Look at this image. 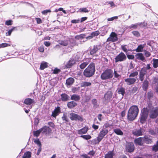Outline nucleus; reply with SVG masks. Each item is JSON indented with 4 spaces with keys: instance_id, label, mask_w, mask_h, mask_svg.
<instances>
[{
    "instance_id": "obj_6",
    "label": "nucleus",
    "mask_w": 158,
    "mask_h": 158,
    "mask_svg": "<svg viewBox=\"0 0 158 158\" xmlns=\"http://www.w3.org/2000/svg\"><path fill=\"white\" fill-rule=\"evenodd\" d=\"M127 57L125 55L123 52H121L114 58L115 62L119 61H124L126 59Z\"/></svg>"
},
{
    "instance_id": "obj_39",
    "label": "nucleus",
    "mask_w": 158,
    "mask_h": 158,
    "mask_svg": "<svg viewBox=\"0 0 158 158\" xmlns=\"http://www.w3.org/2000/svg\"><path fill=\"white\" fill-rule=\"evenodd\" d=\"M42 131V129L41 128L36 131H33V134L36 137H38L40 135V134Z\"/></svg>"
},
{
    "instance_id": "obj_23",
    "label": "nucleus",
    "mask_w": 158,
    "mask_h": 158,
    "mask_svg": "<svg viewBox=\"0 0 158 158\" xmlns=\"http://www.w3.org/2000/svg\"><path fill=\"white\" fill-rule=\"evenodd\" d=\"M88 127H85L82 129L78 130L77 133L79 134H85L87 133L88 130Z\"/></svg>"
},
{
    "instance_id": "obj_46",
    "label": "nucleus",
    "mask_w": 158,
    "mask_h": 158,
    "mask_svg": "<svg viewBox=\"0 0 158 158\" xmlns=\"http://www.w3.org/2000/svg\"><path fill=\"white\" fill-rule=\"evenodd\" d=\"M10 46V44H7L6 43L0 44V48L8 47Z\"/></svg>"
},
{
    "instance_id": "obj_40",
    "label": "nucleus",
    "mask_w": 158,
    "mask_h": 158,
    "mask_svg": "<svg viewBox=\"0 0 158 158\" xmlns=\"http://www.w3.org/2000/svg\"><path fill=\"white\" fill-rule=\"evenodd\" d=\"M69 41L68 40L61 41L60 42V44L61 45L66 46L69 44Z\"/></svg>"
},
{
    "instance_id": "obj_53",
    "label": "nucleus",
    "mask_w": 158,
    "mask_h": 158,
    "mask_svg": "<svg viewBox=\"0 0 158 158\" xmlns=\"http://www.w3.org/2000/svg\"><path fill=\"white\" fill-rule=\"evenodd\" d=\"M127 46L126 45H122L121 46V48L125 52H126L127 50L126 46Z\"/></svg>"
},
{
    "instance_id": "obj_11",
    "label": "nucleus",
    "mask_w": 158,
    "mask_h": 158,
    "mask_svg": "<svg viewBox=\"0 0 158 158\" xmlns=\"http://www.w3.org/2000/svg\"><path fill=\"white\" fill-rule=\"evenodd\" d=\"M112 97V95L111 92H107L104 95V97L103 99V101L105 103L109 102Z\"/></svg>"
},
{
    "instance_id": "obj_61",
    "label": "nucleus",
    "mask_w": 158,
    "mask_h": 158,
    "mask_svg": "<svg viewBox=\"0 0 158 158\" xmlns=\"http://www.w3.org/2000/svg\"><path fill=\"white\" fill-rule=\"evenodd\" d=\"M118 16H114V17H113L112 18H108L107 19V20L108 21H113V20H114V19H118Z\"/></svg>"
},
{
    "instance_id": "obj_36",
    "label": "nucleus",
    "mask_w": 158,
    "mask_h": 158,
    "mask_svg": "<svg viewBox=\"0 0 158 158\" xmlns=\"http://www.w3.org/2000/svg\"><path fill=\"white\" fill-rule=\"evenodd\" d=\"M141 24L142 23H137L134 24H132L129 26L128 28L130 29H136L137 28L138 26H141Z\"/></svg>"
},
{
    "instance_id": "obj_7",
    "label": "nucleus",
    "mask_w": 158,
    "mask_h": 158,
    "mask_svg": "<svg viewBox=\"0 0 158 158\" xmlns=\"http://www.w3.org/2000/svg\"><path fill=\"white\" fill-rule=\"evenodd\" d=\"M118 38L117 34L114 32H112L110 35V37L107 40V42L111 41L114 42L117 41Z\"/></svg>"
},
{
    "instance_id": "obj_26",
    "label": "nucleus",
    "mask_w": 158,
    "mask_h": 158,
    "mask_svg": "<svg viewBox=\"0 0 158 158\" xmlns=\"http://www.w3.org/2000/svg\"><path fill=\"white\" fill-rule=\"evenodd\" d=\"M61 100L63 101H67L68 100L69 97L65 94H62L61 95Z\"/></svg>"
},
{
    "instance_id": "obj_45",
    "label": "nucleus",
    "mask_w": 158,
    "mask_h": 158,
    "mask_svg": "<svg viewBox=\"0 0 158 158\" xmlns=\"http://www.w3.org/2000/svg\"><path fill=\"white\" fill-rule=\"evenodd\" d=\"M81 137L83 138L84 139L86 140H88L90 139L91 138V136L89 135H81L80 136Z\"/></svg>"
},
{
    "instance_id": "obj_56",
    "label": "nucleus",
    "mask_w": 158,
    "mask_h": 158,
    "mask_svg": "<svg viewBox=\"0 0 158 158\" xmlns=\"http://www.w3.org/2000/svg\"><path fill=\"white\" fill-rule=\"evenodd\" d=\"M51 10H45L43 11L42 13L45 15H46L48 13L50 12Z\"/></svg>"
},
{
    "instance_id": "obj_5",
    "label": "nucleus",
    "mask_w": 158,
    "mask_h": 158,
    "mask_svg": "<svg viewBox=\"0 0 158 158\" xmlns=\"http://www.w3.org/2000/svg\"><path fill=\"white\" fill-rule=\"evenodd\" d=\"M69 115L70 118L72 120H78L81 122H83L84 121L83 118L77 114L71 113L69 114Z\"/></svg>"
},
{
    "instance_id": "obj_63",
    "label": "nucleus",
    "mask_w": 158,
    "mask_h": 158,
    "mask_svg": "<svg viewBox=\"0 0 158 158\" xmlns=\"http://www.w3.org/2000/svg\"><path fill=\"white\" fill-rule=\"evenodd\" d=\"M149 133L152 135H154L156 134L155 132L152 129H150L149 130Z\"/></svg>"
},
{
    "instance_id": "obj_32",
    "label": "nucleus",
    "mask_w": 158,
    "mask_h": 158,
    "mask_svg": "<svg viewBox=\"0 0 158 158\" xmlns=\"http://www.w3.org/2000/svg\"><path fill=\"white\" fill-rule=\"evenodd\" d=\"M153 61V66L155 68H156L158 67V59H153L152 60Z\"/></svg>"
},
{
    "instance_id": "obj_43",
    "label": "nucleus",
    "mask_w": 158,
    "mask_h": 158,
    "mask_svg": "<svg viewBox=\"0 0 158 158\" xmlns=\"http://www.w3.org/2000/svg\"><path fill=\"white\" fill-rule=\"evenodd\" d=\"M152 149L155 152H156L158 151V141L156 142V144L153 146Z\"/></svg>"
},
{
    "instance_id": "obj_30",
    "label": "nucleus",
    "mask_w": 158,
    "mask_h": 158,
    "mask_svg": "<svg viewBox=\"0 0 158 158\" xmlns=\"http://www.w3.org/2000/svg\"><path fill=\"white\" fill-rule=\"evenodd\" d=\"M114 132L117 135H122L123 132L119 128H116L114 129Z\"/></svg>"
},
{
    "instance_id": "obj_13",
    "label": "nucleus",
    "mask_w": 158,
    "mask_h": 158,
    "mask_svg": "<svg viewBox=\"0 0 158 158\" xmlns=\"http://www.w3.org/2000/svg\"><path fill=\"white\" fill-rule=\"evenodd\" d=\"M146 73L147 72H145L144 69H141L139 75V79L141 81H143L144 78V76Z\"/></svg>"
},
{
    "instance_id": "obj_41",
    "label": "nucleus",
    "mask_w": 158,
    "mask_h": 158,
    "mask_svg": "<svg viewBox=\"0 0 158 158\" xmlns=\"http://www.w3.org/2000/svg\"><path fill=\"white\" fill-rule=\"evenodd\" d=\"M85 35L84 34H81L80 35H77L75 37V38L76 39L79 40L80 39H82L85 38Z\"/></svg>"
},
{
    "instance_id": "obj_29",
    "label": "nucleus",
    "mask_w": 158,
    "mask_h": 158,
    "mask_svg": "<svg viewBox=\"0 0 158 158\" xmlns=\"http://www.w3.org/2000/svg\"><path fill=\"white\" fill-rule=\"evenodd\" d=\"M74 81V79L72 77H70L66 80V84L67 85H71L73 84Z\"/></svg>"
},
{
    "instance_id": "obj_31",
    "label": "nucleus",
    "mask_w": 158,
    "mask_h": 158,
    "mask_svg": "<svg viewBox=\"0 0 158 158\" xmlns=\"http://www.w3.org/2000/svg\"><path fill=\"white\" fill-rule=\"evenodd\" d=\"M144 142H145L147 144L151 143H152V139L149 138L148 137H143Z\"/></svg>"
},
{
    "instance_id": "obj_48",
    "label": "nucleus",
    "mask_w": 158,
    "mask_h": 158,
    "mask_svg": "<svg viewBox=\"0 0 158 158\" xmlns=\"http://www.w3.org/2000/svg\"><path fill=\"white\" fill-rule=\"evenodd\" d=\"M100 34V32L99 31H95L91 33V36L93 38L94 36H97L98 35Z\"/></svg>"
},
{
    "instance_id": "obj_64",
    "label": "nucleus",
    "mask_w": 158,
    "mask_h": 158,
    "mask_svg": "<svg viewBox=\"0 0 158 158\" xmlns=\"http://www.w3.org/2000/svg\"><path fill=\"white\" fill-rule=\"evenodd\" d=\"M81 156L84 158H91V157L88 156L87 154H84L81 155Z\"/></svg>"
},
{
    "instance_id": "obj_9",
    "label": "nucleus",
    "mask_w": 158,
    "mask_h": 158,
    "mask_svg": "<svg viewBox=\"0 0 158 158\" xmlns=\"http://www.w3.org/2000/svg\"><path fill=\"white\" fill-rule=\"evenodd\" d=\"M135 147L133 143L129 142L128 143L126 146V150L129 152H133L134 150Z\"/></svg>"
},
{
    "instance_id": "obj_17",
    "label": "nucleus",
    "mask_w": 158,
    "mask_h": 158,
    "mask_svg": "<svg viewBox=\"0 0 158 158\" xmlns=\"http://www.w3.org/2000/svg\"><path fill=\"white\" fill-rule=\"evenodd\" d=\"M41 129H42V133L46 135L51 133L52 131L51 129L49 127L47 126L43 127L41 128Z\"/></svg>"
},
{
    "instance_id": "obj_55",
    "label": "nucleus",
    "mask_w": 158,
    "mask_h": 158,
    "mask_svg": "<svg viewBox=\"0 0 158 158\" xmlns=\"http://www.w3.org/2000/svg\"><path fill=\"white\" fill-rule=\"evenodd\" d=\"M34 142L37 144L39 147L41 146V143L39 139L35 140L34 141Z\"/></svg>"
},
{
    "instance_id": "obj_51",
    "label": "nucleus",
    "mask_w": 158,
    "mask_h": 158,
    "mask_svg": "<svg viewBox=\"0 0 158 158\" xmlns=\"http://www.w3.org/2000/svg\"><path fill=\"white\" fill-rule=\"evenodd\" d=\"M62 119L63 121L65 122H68V117L65 114H64L63 116L62 117Z\"/></svg>"
},
{
    "instance_id": "obj_22",
    "label": "nucleus",
    "mask_w": 158,
    "mask_h": 158,
    "mask_svg": "<svg viewBox=\"0 0 158 158\" xmlns=\"http://www.w3.org/2000/svg\"><path fill=\"white\" fill-rule=\"evenodd\" d=\"M114 154L113 151H109L105 154V158H113V156H114Z\"/></svg>"
},
{
    "instance_id": "obj_62",
    "label": "nucleus",
    "mask_w": 158,
    "mask_h": 158,
    "mask_svg": "<svg viewBox=\"0 0 158 158\" xmlns=\"http://www.w3.org/2000/svg\"><path fill=\"white\" fill-rule=\"evenodd\" d=\"M35 20L37 22V23L38 24H40L42 23V21L41 19L40 18H36Z\"/></svg>"
},
{
    "instance_id": "obj_19",
    "label": "nucleus",
    "mask_w": 158,
    "mask_h": 158,
    "mask_svg": "<svg viewBox=\"0 0 158 158\" xmlns=\"http://www.w3.org/2000/svg\"><path fill=\"white\" fill-rule=\"evenodd\" d=\"M135 57L137 59L141 60L143 61H144V60H145V57L143 54L142 53H137L135 55Z\"/></svg>"
},
{
    "instance_id": "obj_42",
    "label": "nucleus",
    "mask_w": 158,
    "mask_h": 158,
    "mask_svg": "<svg viewBox=\"0 0 158 158\" xmlns=\"http://www.w3.org/2000/svg\"><path fill=\"white\" fill-rule=\"evenodd\" d=\"M138 72L137 71H135V72L131 73L129 75L130 77H135V76H137L138 75Z\"/></svg>"
},
{
    "instance_id": "obj_59",
    "label": "nucleus",
    "mask_w": 158,
    "mask_h": 158,
    "mask_svg": "<svg viewBox=\"0 0 158 158\" xmlns=\"http://www.w3.org/2000/svg\"><path fill=\"white\" fill-rule=\"evenodd\" d=\"M80 20L79 19H74L71 21V22L73 23H76L79 22Z\"/></svg>"
},
{
    "instance_id": "obj_21",
    "label": "nucleus",
    "mask_w": 158,
    "mask_h": 158,
    "mask_svg": "<svg viewBox=\"0 0 158 158\" xmlns=\"http://www.w3.org/2000/svg\"><path fill=\"white\" fill-rule=\"evenodd\" d=\"M35 101L34 99L30 98H27L25 99L24 103L27 105H31L32 103H35Z\"/></svg>"
},
{
    "instance_id": "obj_18",
    "label": "nucleus",
    "mask_w": 158,
    "mask_h": 158,
    "mask_svg": "<svg viewBox=\"0 0 158 158\" xmlns=\"http://www.w3.org/2000/svg\"><path fill=\"white\" fill-rule=\"evenodd\" d=\"M77 105V103L74 101H72L68 102L67 104V106L68 108L70 109H72L74 108Z\"/></svg>"
},
{
    "instance_id": "obj_10",
    "label": "nucleus",
    "mask_w": 158,
    "mask_h": 158,
    "mask_svg": "<svg viewBox=\"0 0 158 158\" xmlns=\"http://www.w3.org/2000/svg\"><path fill=\"white\" fill-rule=\"evenodd\" d=\"M137 80V77L129 78L126 79L125 80V82L127 83V85H130L133 84Z\"/></svg>"
},
{
    "instance_id": "obj_34",
    "label": "nucleus",
    "mask_w": 158,
    "mask_h": 158,
    "mask_svg": "<svg viewBox=\"0 0 158 158\" xmlns=\"http://www.w3.org/2000/svg\"><path fill=\"white\" fill-rule=\"evenodd\" d=\"M48 63L46 62H42L40 65V69L41 70H43L48 67Z\"/></svg>"
},
{
    "instance_id": "obj_38",
    "label": "nucleus",
    "mask_w": 158,
    "mask_h": 158,
    "mask_svg": "<svg viewBox=\"0 0 158 158\" xmlns=\"http://www.w3.org/2000/svg\"><path fill=\"white\" fill-rule=\"evenodd\" d=\"M92 102L94 105V107L95 108H96L99 106V105L98 104L97 100L96 99H93L92 100Z\"/></svg>"
},
{
    "instance_id": "obj_52",
    "label": "nucleus",
    "mask_w": 158,
    "mask_h": 158,
    "mask_svg": "<svg viewBox=\"0 0 158 158\" xmlns=\"http://www.w3.org/2000/svg\"><path fill=\"white\" fill-rule=\"evenodd\" d=\"M153 93L151 91L148 92V99H150L153 97Z\"/></svg>"
},
{
    "instance_id": "obj_20",
    "label": "nucleus",
    "mask_w": 158,
    "mask_h": 158,
    "mask_svg": "<svg viewBox=\"0 0 158 158\" xmlns=\"http://www.w3.org/2000/svg\"><path fill=\"white\" fill-rule=\"evenodd\" d=\"M132 134L135 135L139 136L142 135L143 132L141 129H135L132 131Z\"/></svg>"
},
{
    "instance_id": "obj_14",
    "label": "nucleus",
    "mask_w": 158,
    "mask_h": 158,
    "mask_svg": "<svg viewBox=\"0 0 158 158\" xmlns=\"http://www.w3.org/2000/svg\"><path fill=\"white\" fill-rule=\"evenodd\" d=\"M100 45H94L93 48L91 49L90 51V54L92 55H94L100 49Z\"/></svg>"
},
{
    "instance_id": "obj_16",
    "label": "nucleus",
    "mask_w": 158,
    "mask_h": 158,
    "mask_svg": "<svg viewBox=\"0 0 158 158\" xmlns=\"http://www.w3.org/2000/svg\"><path fill=\"white\" fill-rule=\"evenodd\" d=\"M135 144L142 146L144 143L143 138L139 137L135 139L134 140Z\"/></svg>"
},
{
    "instance_id": "obj_1",
    "label": "nucleus",
    "mask_w": 158,
    "mask_h": 158,
    "mask_svg": "<svg viewBox=\"0 0 158 158\" xmlns=\"http://www.w3.org/2000/svg\"><path fill=\"white\" fill-rule=\"evenodd\" d=\"M139 112L138 107L136 106H132L128 110L127 118L130 121L134 120L137 116Z\"/></svg>"
},
{
    "instance_id": "obj_3",
    "label": "nucleus",
    "mask_w": 158,
    "mask_h": 158,
    "mask_svg": "<svg viewBox=\"0 0 158 158\" xmlns=\"http://www.w3.org/2000/svg\"><path fill=\"white\" fill-rule=\"evenodd\" d=\"M113 76V70L110 69H107L101 74V78L102 80H107L112 78Z\"/></svg>"
},
{
    "instance_id": "obj_2",
    "label": "nucleus",
    "mask_w": 158,
    "mask_h": 158,
    "mask_svg": "<svg viewBox=\"0 0 158 158\" xmlns=\"http://www.w3.org/2000/svg\"><path fill=\"white\" fill-rule=\"evenodd\" d=\"M95 67L94 63H91L83 72L84 75L87 77L92 76L94 74Z\"/></svg>"
},
{
    "instance_id": "obj_4",
    "label": "nucleus",
    "mask_w": 158,
    "mask_h": 158,
    "mask_svg": "<svg viewBox=\"0 0 158 158\" xmlns=\"http://www.w3.org/2000/svg\"><path fill=\"white\" fill-rule=\"evenodd\" d=\"M149 109L147 108H144L141 110V114L140 118V122L144 123L147 119L149 113Z\"/></svg>"
},
{
    "instance_id": "obj_57",
    "label": "nucleus",
    "mask_w": 158,
    "mask_h": 158,
    "mask_svg": "<svg viewBox=\"0 0 158 158\" xmlns=\"http://www.w3.org/2000/svg\"><path fill=\"white\" fill-rule=\"evenodd\" d=\"M95 152L94 150H92L88 153V154L91 156H93L95 154Z\"/></svg>"
},
{
    "instance_id": "obj_50",
    "label": "nucleus",
    "mask_w": 158,
    "mask_h": 158,
    "mask_svg": "<svg viewBox=\"0 0 158 158\" xmlns=\"http://www.w3.org/2000/svg\"><path fill=\"white\" fill-rule=\"evenodd\" d=\"M151 68L150 67V64H147L146 67H144L141 69H144L145 71V72H147V70H149Z\"/></svg>"
},
{
    "instance_id": "obj_27",
    "label": "nucleus",
    "mask_w": 158,
    "mask_h": 158,
    "mask_svg": "<svg viewBox=\"0 0 158 158\" xmlns=\"http://www.w3.org/2000/svg\"><path fill=\"white\" fill-rule=\"evenodd\" d=\"M117 91L119 94H121L123 96H124L125 93V89L122 87L118 88Z\"/></svg>"
},
{
    "instance_id": "obj_25",
    "label": "nucleus",
    "mask_w": 158,
    "mask_h": 158,
    "mask_svg": "<svg viewBox=\"0 0 158 158\" xmlns=\"http://www.w3.org/2000/svg\"><path fill=\"white\" fill-rule=\"evenodd\" d=\"M80 99V96L77 94H74L71 96V99L75 101H78Z\"/></svg>"
},
{
    "instance_id": "obj_37",
    "label": "nucleus",
    "mask_w": 158,
    "mask_h": 158,
    "mask_svg": "<svg viewBox=\"0 0 158 158\" xmlns=\"http://www.w3.org/2000/svg\"><path fill=\"white\" fill-rule=\"evenodd\" d=\"M148 84V81L147 80H145L144 81L143 84V89L146 90L147 89Z\"/></svg>"
},
{
    "instance_id": "obj_44",
    "label": "nucleus",
    "mask_w": 158,
    "mask_h": 158,
    "mask_svg": "<svg viewBox=\"0 0 158 158\" xmlns=\"http://www.w3.org/2000/svg\"><path fill=\"white\" fill-rule=\"evenodd\" d=\"M82 86L87 87L90 86L91 85V83L90 82L84 81L82 83Z\"/></svg>"
},
{
    "instance_id": "obj_33",
    "label": "nucleus",
    "mask_w": 158,
    "mask_h": 158,
    "mask_svg": "<svg viewBox=\"0 0 158 158\" xmlns=\"http://www.w3.org/2000/svg\"><path fill=\"white\" fill-rule=\"evenodd\" d=\"M89 63L88 62H85L81 63L79 65V67L81 69H84L88 65Z\"/></svg>"
},
{
    "instance_id": "obj_35",
    "label": "nucleus",
    "mask_w": 158,
    "mask_h": 158,
    "mask_svg": "<svg viewBox=\"0 0 158 158\" xmlns=\"http://www.w3.org/2000/svg\"><path fill=\"white\" fill-rule=\"evenodd\" d=\"M102 140V139L98 136L97 137V139H95L92 140V142L94 144H98Z\"/></svg>"
},
{
    "instance_id": "obj_60",
    "label": "nucleus",
    "mask_w": 158,
    "mask_h": 158,
    "mask_svg": "<svg viewBox=\"0 0 158 158\" xmlns=\"http://www.w3.org/2000/svg\"><path fill=\"white\" fill-rule=\"evenodd\" d=\"M138 89L136 87H134L132 89V93L133 94H134L136 93V92L137 90Z\"/></svg>"
},
{
    "instance_id": "obj_15",
    "label": "nucleus",
    "mask_w": 158,
    "mask_h": 158,
    "mask_svg": "<svg viewBox=\"0 0 158 158\" xmlns=\"http://www.w3.org/2000/svg\"><path fill=\"white\" fill-rule=\"evenodd\" d=\"M60 112V108L58 106L52 112L51 116L54 117H56Z\"/></svg>"
},
{
    "instance_id": "obj_8",
    "label": "nucleus",
    "mask_w": 158,
    "mask_h": 158,
    "mask_svg": "<svg viewBox=\"0 0 158 158\" xmlns=\"http://www.w3.org/2000/svg\"><path fill=\"white\" fill-rule=\"evenodd\" d=\"M158 116V107L152 109L150 112V117L151 118H156Z\"/></svg>"
},
{
    "instance_id": "obj_54",
    "label": "nucleus",
    "mask_w": 158,
    "mask_h": 158,
    "mask_svg": "<svg viewBox=\"0 0 158 158\" xmlns=\"http://www.w3.org/2000/svg\"><path fill=\"white\" fill-rule=\"evenodd\" d=\"M145 56L147 57H149L151 55L150 53L147 51H144Z\"/></svg>"
},
{
    "instance_id": "obj_58",
    "label": "nucleus",
    "mask_w": 158,
    "mask_h": 158,
    "mask_svg": "<svg viewBox=\"0 0 158 158\" xmlns=\"http://www.w3.org/2000/svg\"><path fill=\"white\" fill-rule=\"evenodd\" d=\"M60 72V70L57 68H55L53 70V73L54 74H57Z\"/></svg>"
},
{
    "instance_id": "obj_28",
    "label": "nucleus",
    "mask_w": 158,
    "mask_h": 158,
    "mask_svg": "<svg viewBox=\"0 0 158 158\" xmlns=\"http://www.w3.org/2000/svg\"><path fill=\"white\" fill-rule=\"evenodd\" d=\"M145 45L146 44L139 45L138 46L137 48L135 49V51L137 52H142L143 51V49Z\"/></svg>"
},
{
    "instance_id": "obj_47",
    "label": "nucleus",
    "mask_w": 158,
    "mask_h": 158,
    "mask_svg": "<svg viewBox=\"0 0 158 158\" xmlns=\"http://www.w3.org/2000/svg\"><path fill=\"white\" fill-rule=\"evenodd\" d=\"M78 11L83 12L85 13H88L89 12V10L86 8H80L79 9Z\"/></svg>"
},
{
    "instance_id": "obj_24",
    "label": "nucleus",
    "mask_w": 158,
    "mask_h": 158,
    "mask_svg": "<svg viewBox=\"0 0 158 158\" xmlns=\"http://www.w3.org/2000/svg\"><path fill=\"white\" fill-rule=\"evenodd\" d=\"M75 62V60H74L73 59L70 60L66 64V66L67 68H70L73 66Z\"/></svg>"
},
{
    "instance_id": "obj_12",
    "label": "nucleus",
    "mask_w": 158,
    "mask_h": 158,
    "mask_svg": "<svg viewBox=\"0 0 158 158\" xmlns=\"http://www.w3.org/2000/svg\"><path fill=\"white\" fill-rule=\"evenodd\" d=\"M108 132V130L107 129L104 128L100 131L98 136L102 139L105 135L107 134Z\"/></svg>"
},
{
    "instance_id": "obj_49",
    "label": "nucleus",
    "mask_w": 158,
    "mask_h": 158,
    "mask_svg": "<svg viewBox=\"0 0 158 158\" xmlns=\"http://www.w3.org/2000/svg\"><path fill=\"white\" fill-rule=\"evenodd\" d=\"M132 33L134 36L137 37H139L140 36V34L139 32L137 31H133L132 32Z\"/></svg>"
}]
</instances>
